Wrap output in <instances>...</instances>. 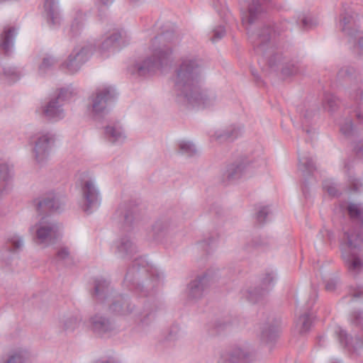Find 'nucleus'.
<instances>
[{
  "label": "nucleus",
  "instance_id": "f257e3e1",
  "mask_svg": "<svg viewBox=\"0 0 363 363\" xmlns=\"http://www.w3.org/2000/svg\"><path fill=\"white\" fill-rule=\"evenodd\" d=\"M201 72V61L197 56L189 55L181 57L174 77V91L178 103L199 108H208L215 104L216 97L213 92L199 91Z\"/></svg>",
  "mask_w": 363,
  "mask_h": 363
},
{
  "label": "nucleus",
  "instance_id": "f03ea898",
  "mask_svg": "<svg viewBox=\"0 0 363 363\" xmlns=\"http://www.w3.org/2000/svg\"><path fill=\"white\" fill-rule=\"evenodd\" d=\"M179 42V38L173 31H167L156 36L151 43L152 55L130 67L131 74L140 77L154 73L166 65L172 54V48Z\"/></svg>",
  "mask_w": 363,
  "mask_h": 363
},
{
  "label": "nucleus",
  "instance_id": "7ed1b4c3",
  "mask_svg": "<svg viewBox=\"0 0 363 363\" xmlns=\"http://www.w3.org/2000/svg\"><path fill=\"white\" fill-rule=\"evenodd\" d=\"M282 32L283 29L279 26L275 27L274 24H267L250 36L255 52L266 57L271 67L277 66L282 59L281 55L274 50L276 39Z\"/></svg>",
  "mask_w": 363,
  "mask_h": 363
},
{
  "label": "nucleus",
  "instance_id": "20e7f679",
  "mask_svg": "<svg viewBox=\"0 0 363 363\" xmlns=\"http://www.w3.org/2000/svg\"><path fill=\"white\" fill-rule=\"evenodd\" d=\"M342 240L348 248V252H342V257L348 269L357 272L363 271V260L353 252L359 249L363 244V234L359 231H345Z\"/></svg>",
  "mask_w": 363,
  "mask_h": 363
},
{
  "label": "nucleus",
  "instance_id": "39448f33",
  "mask_svg": "<svg viewBox=\"0 0 363 363\" xmlns=\"http://www.w3.org/2000/svg\"><path fill=\"white\" fill-rule=\"evenodd\" d=\"M34 234L33 240L39 245L48 246L55 242L60 237V225L45 217H43L30 228Z\"/></svg>",
  "mask_w": 363,
  "mask_h": 363
},
{
  "label": "nucleus",
  "instance_id": "423d86ee",
  "mask_svg": "<svg viewBox=\"0 0 363 363\" xmlns=\"http://www.w3.org/2000/svg\"><path fill=\"white\" fill-rule=\"evenodd\" d=\"M81 193L84 211L91 213L99 207L101 196L94 179L88 178L82 181Z\"/></svg>",
  "mask_w": 363,
  "mask_h": 363
},
{
  "label": "nucleus",
  "instance_id": "0eeeda50",
  "mask_svg": "<svg viewBox=\"0 0 363 363\" xmlns=\"http://www.w3.org/2000/svg\"><path fill=\"white\" fill-rule=\"evenodd\" d=\"M337 77L340 82H350L347 92L349 97L359 103L363 99V90L360 82L361 77L357 73L356 69L350 66H344L338 71Z\"/></svg>",
  "mask_w": 363,
  "mask_h": 363
},
{
  "label": "nucleus",
  "instance_id": "6e6552de",
  "mask_svg": "<svg viewBox=\"0 0 363 363\" xmlns=\"http://www.w3.org/2000/svg\"><path fill=\"white\" fill-rule=\"evenodd\" d=\"M55 141V135L50 132L38 133L32 138L33 152L38 163L43 164L46 161Z\"/></svg>",
  "mask_w": 363,
  "mask_h": 363
},
{
  "label": "nucleus",
  "instance_id": "1a4fd4ad",
  "mask_svg": "<svg viewBox=\"0 0 363 363\" xmlns=\"http://www.w3.org/2000/svg\"><path fill=\"white\" fill-rule=\"evenodd\" d=\"M116 96L115 89L112 86L98 89L91 97V110L96 116H101L108 112V103Z\"/></svg>",
  "mask_w": 363,
  "mask_h": 363
},
{
  "label": "nucleus",
  "instance_id": "9d476101",
  "mask_svg": "<svg viewBox=\"0 0 363 363\" xmlns=\"http://www.w3.org/2000/svg\"><path fill=\"white\" fill-rule=\"evenodd\" d=\"M274 279L271 274H265L261 283L249 289L245 293L246 299L252 304H263L268 297L269 291L273 286Z\"/></svg>",
  "mask_w": 363,
  "mask_h": 363
},
{
  "label": "nucleus",
  "instance_id": "9b49d317",
  "mask_svg": "<svg viewBox=\"0 0 363 363\" xmlns=\"http://www.w3.org/2000/svg\"><path fill=\"white\" fill-rule=\"evenodd\" d=\"M36 211L40 215L58 212L64 205L60 197L54 192H48L33 200Z\"/></svg>",
  "mask_w": 363,
  "mask_h": 363
},
{
  "label": "nucleus",
  "instance_id": "f8f14e48",
  "mask_svg": "<svg viewBox=\"0 0 363 363\" xmlns=\"http://www.w3.org/2000/svg\"><path fill=\"white\" fill-rule=\"evenodd\" d=\"M92 54V48L90 46H77L74 48L69 55L67 61L61 67L66 68L70 74L76 73L82 65L87 61Z\"/></svg>",
  "mask_w": 363,
  "mask_h": 363
},
{
  "label": "nucleus",
  "instance_id": "ddd939ff",
  "mask_svg": "<svg viewBox=\"0 0 363 363\" xmlns=\"http://www.w3.org/2000/svg\"><path fill=\"white\" fill-rule=\"evenodd\" d=\"M209 286L208 274H201L195 277L188 284L186 295L189 301H196L203 297Z\"/></svg>",
  "mask_w": 363,
  "mask_h": 363
},
{
  "label": "nucleus",
  "instance_id": "4468645a",
  "mask_svg": "<svg viewBox=\"0 0 363 363\" xmlns=\"http://www.w3.org/2000/svg\"><path fill=\"white\" fill-rule=\"evenodd\" d=\"M272 2L273 0H252L248 4L247 11L242 14V23L250 26L256 22Z\"/></svg>",
  "mask_w": 363,
  "mask_h": 363
},
{
  "label": "nucleus",
  "instance_id": "2eb2a0df",
  "mask_svg": "<svg viewBox=\"0 0 363 363\" xmlns=\"http://www.w3.org/2000/svg\"><path fill=\"white\" fill-rule=\"evenodd\" d=\"M71 92L67 89H62L55 99L50 100L43 108L44 115L49 119L59 120L65 116L62 108V101L69 98Z\"/></svg>",
  "mask_w": 363,
  "mask_h": 363
},
{
  "label": "nucleus",
  "instance_id": "dca6fc26",
  "mask_svg": "<svg viewBox=\"0 0 363 363\" xmlns=\"http://www.w3.org/2000/svg\"><path fill=\"white\" fill-rule=\"evenodd\" d=\"M357 14L350 8L345 9L340 17V29L350 38H354L362 31L359 30Z\"/></svg>",
  "mask_w": 363,
  "mask_h": 363
},
{
  "label": "nucleus",
  "instance_id": "f3484780",
  "mask_svg": "<svg viewBox=\"0 0 363 363\" xmlns=\"http://www.w3.org/2000/svg\"><path fill=\"white\" fill-rule=\"evenodd\" d=\"M24 247L23 237L17 233L10 235L6 240V245L0 250V261L5 264L11 262V254L18 253Z\"/></svg>",
  "mask_w": 363,
  "mask_h": 363
},
{
  "label": "nucleus",
  "instance_id": "a211bd4d",
  "mask_svg": "<svg viewBox=\"0 0 363 363\" xmlns=\"http://www.w3.org/2000/svg\"><path fill=\"white\" fill-rule=\"evenodd\" d=\"M135 310V306L125 295H117L112 300L109 306V311L117 315L123 317L133 316Z\"/></svg>",
  "mask_w": 363,
  "mask_h": 363
},
{
  "label": "nucleus",
  "instance_id": "6ab92c4d",
  "mask_svg": "<svg viewBox=\"0 0 363 363\" xmlns=\"http://www.w3.org/2000/svg\"><path fill=\"white\" fill-rule=\"evenodd\" d=\"M252 167L247 159H240L230 164L226 170L225 175L229 181H236L251 175Z\"/></svg>",
  "mask_w": 363,
  "mask_h": 363
},
{
  "label": "nucleus",
  "instance_id": "aec40b11",
  "mask_svg": "<svg viewBox=\"0 0 363 363\" xmlns=\"http://www.w3.org/2000/svg\"><path fill=\"white\" fill-rule=\"evenodd\" d=\"M116 254L122 259H130L138 252V247L130 235H123L115 242Z\"/></svg>",
  "mask_w": 363,
  "mask_h": 363
},
{
  "label": "nucleus",
  "instance_id": "412c9836",
  "mask_svg": "<svg viewBox=\"0 0 363 363\" xmlns=\"http://www.w3.org/2000/svg\"><path fill=\"white\" fill-rule=\"evenodd\" d=\"M225 359L229 363H251L255 359V356L249 347L237 346L227 353Z\"/></svg>",
  "mask_w": 363,
  "mask_h": 363
},
{
  "label": "nucleus",
  "instance_id": "4be33fe9",
  "mask_svg": "<svg viewBox=\"0 0 363 363\" xmlns=\"http://www.w3.org/2000/svg\"><path fill=\"white\" fill-rule=\"evenodd\" d=\"M91 330L97 335H102L112 331L114 324L106 317L96 314L90 318Z\"/></svg>",
  "mask_w": 363,
  "mask_h": 363
},
{
  "label": "nucleus",
  "instance_id": "5701e85b",
  "mask_svg": "<svg viewBox=\"0 0 363 363\" xmlns=\"http://www.w3.org/2000/svg\"><path fill=\"white\" fill-rule=\"evenodd\" d=\"M137 212L136 206L132 204L123 203L117 209L116 216L118 217L120 221L123 223L124 229H128L135 220Z\"/></svg>",
  "mask_w": 363,
  "mask_h": 363
},
{
  "label": "nucleus",
  "instance_id": "b1692460",
  "mask_svg": "<svg viewBox=\"0 0 363 363\" xmlns=\"http://www.w3.org/2000/svg\"><path fill=\"white\" fill-rule=\"evenodd\" d=\"M17 30L15 27L6 26L0 34V50L8 55L13 46Z\"/></svg>",
  "mask_w": 363,
  "mask_h": 363
},
{
  "label": "nucleus",
  "instance_id": "393cba45",
  "mask_svg": "<svg viewBox=\"0 0 363 363\" xmlns=\"http://www.w3.org/2000/svg\"><path fill=\"white\" fill-rule=\"evenodd\" d=\"M14 172L12 167L0 164V199L7 194L9 186L13 180Z\"/></svg>",
  "mask_w": 363,
  "mask_h": 363
},
{
  "label": "nucleus",
  "instance_id": "a878e982",
  "mask_svg": "<svg viewBox=\"0 0 363 363\" xmlns=\"http://www.w3.org/2000/svg\"><path fill=\"white\" fill-rule=\"evenodd\" d=\"M356 117L358 121L363 120V114L359 111H355L350 113L348 117L342 118L339 122L340 132L347 137L354 135V128L352 123V119Z\"/></svg>",
  "mask_w": 363,
  "mask_h": 363
},
{
  "label": "nucleus",
  "instance_id": "bb28decb",
  "mask_svg": "<svg viewBox=\"0 0 363 363\" xmlns=\"http://www.w3.org/2000/svg\"><path fill=\"white\" fill-rule=\"evenodd\" d=\"M44 8L48 16V23L52 26L59 25L61 18L58 11L57 1L55 0H45Z\"/></svg>",
  "mask_w": 363,
  "mask_h": 363
},
{
  "label": "nucleus",
  "instance_id": "cd10ccee",
  "mask_svg": "<svg viewBox=\"0 0 363 363\" xmlns=\"http://www.w3.org/2000/svg\"><path fill=\"white\" fill-rule=\"evenodd\" d=\"M111 291L110 284L105 279H96L94 281V292L92 296L99 301L106 300Z\"/></svg>",
  "mask_w": 363,
  "mask_h": 363
},
{
  "label": "nucleus",
  "instance_id": "c85d7f7f",
  "mask_svg": "<svg viewBox=\"0 0 363 363\" xmlns=\"http://www.w3.org/2000/svg\"><path fill=\"white\" fill-rule=\"evenodd\" d=\"M155 313L151 310H143L140 312H134L132 319L140 327L149 325L155 320Z\"/></svg>",
  "mask_w": 363,
  "mask_h": 363
},
{
  "label": "nucleus",
  "instance_id": "c756f323",
  "mask_svg": "<svg viewBox=\"0 0 363 363\" xmlns=\"http://www.w3.org/2000/svg\"><path fill=\"white\" fill-rule=\"evenodd\" d=\"M240 134V128L235 126H230L223 130L216 132L214 137L218 142L223 143L225 141H233L236 139Z\"/></svg>",
  "mask_w": 363,
  "mask_h": 363
},
{
  "label": "nucleus",
  "instance_id": "7c9ffc66",
  "mask_svg": "<svg viewBox=\"0 0 363 363\" xmlns=\"http://www.w3.org/2000/svg\"><path fill=\"white\" fill-rule=\"evenodd\" d=\"M338 334V338L340 344L348 348H353L354 350H358L363 347V334L362 337H357L355 340V342L352 341V338H349L347 333L342 330L339 329L336 331Z\"/></svg>",
  "mask_w": 363,
  "mask_h": 363
},
{
  "label": "nucleus",
  "instance_id": "2f4dec72",
  "mask_svg": "<svg viewBox=\"0 0 363 363\" xmlns=\"http://www.w3.org/2000/svg\"><path fill=\"white\" fill-rule=\"evenodd\" d=\"M85 13L81 11H77L70 26L69 34L72 37H77L81 34L85 25Z\"/></svg>",
  "mask_w": 363,
  "mask_h": 363
},
{
  "label": "nucleus",
  "instance_id": "473e14b6",
  "mask_svg": "<svg viewBox=\"0 0 363 363\" xmlns=\"http://www.w3.org/2000/svg\"><path fill=\"white\" fill-rule=\"evenodd\" d=\"M157 270V267L143 257L134 259L132 263L133 272H155Z\"/></svg>",
  "mask_w": 363,
  "mask_h": 363
},
{
  "label": "nucleus",
  "instance_id": "72a5a7b5",
  "mask_svg": "<svg viewBox=\"0 0 363 363\" xmlns=\"http://www.w3.org/2000/svg\"><path fill=\"white\" fill-rule=\"evenodd\" d=\"M105 135L112 143H121L125 138L123 131L118 125H107L105 129Z\"/></svg>",
  "mask_w": 363,
  "mask_h": 363
},
{
  "label": "nucleus",
  "instance_id": "f704fd0d",
  "mask_svg": "<svg viewBox=\"0 0 363 363\" xmlns=\"http://www.w3.org/2000/svg\"><path fill=\"white\" fill-rule=\"evenodd\" d=\"M80 322L81 318L77 316L64 317L60 320L59 327L65 333H70L79 327Z\"/></svg>",
  "mask_w": 363,
  "mask_h": 363
},
{
  "label": "nucleus",
  "instance_id": "c9c22d12",
  "mask_svg": "<svg viewBox=\"0 0 363 363\" xmlns=\"http://www.w3.org/2000/svg\"><path fill=\"white\" fill-rule=\"evenodd\" d=\"M298 169L303 174H311L315 169L313 159L309 155H299Z\"/></svg>",
  "mask_w": 363,
  "mask_h": 363
},
{
  "label": "nucleus",
  "instance_id": "e433bc0d",
  "mask_svg": "<svg viewBox=\"0 0 363 363\" xmlns=\"http://www.w3.org/2000/svg\"><path fill=\"white\" fill-rule=\"evenodd\" d=\"M279 329L272 325H266L262 330L261 339L267 343L273 342L277 337Z\"/></svg>",
  "mask_w": 363,
  "mask_h": 363
},
{
  "label": "nucleus",
  "instance_id": "4c0bfd02",
  "mask_svg": "<svg viewBox=\"0 0 363 363\" xmlns=\"http://www.w3.org/2000/svg\"><path fill=\"white\" fill-rule=\"evenodd\" d=\"M311 324V314L309 312H306L304 314L300 315L296 323L300 333H307L309 330Z\"/></svg>",
  "mask_w": 363,
  "mask_h": 363
},
{
  "label": "nucleus",
  "instance_id": "58836bf2",
  "mask_svg": "<svg viewBox=\"0 0 363 363\" xmlns=\"http://www.w3.org/2000/svg\"><path fill=\"white\" fill-rule=\"evenodd\" d=\"M121 38V33L118 30L113 31V33L109 35L103 41L101 45V49L104 51L108 50L115 47L118 43V40Z\"/></svg>",
  "mask_w": 363,
  "mask_h": 363
},
{
  "label": "nucleus",
  "instance_id": "ea45409f",
  "mask_svg": "<svg viewBox=\"0 0 363 363\" xmlns=\"http://www.w3.org/2000/svg\"><path fill=\"white\" fill-rule=\"evenodd\" d=\"M350 216L363 224V206L361 204L350 203L347 207Z\"/></svg>",
  "mask_w": 363,
  "mask_h": 363
},
{
  "label": "nucleus",
  "instance_id": "a19ab883",
  "mask_svg": "<svg viewBox=\"0 0 363 363\" xmlns=\"http://www.w3.org/2000/svg\"><path fill=\"white\" fill-rule=\"evenodd\" d=\"M339 99L333 94L326 93L324 95L323 106L330 112H334L338 107Z\"/></svg>",
  "mask_w": 363,
  "mask_h": 363
},
{
  "label": "nucleus",
  "instance_id": "79ce46f5",
  "mask_svg": "<svg viewBox=\"0 0 363 363\" xmlns=\"http://www.w3.org/2000/svg\"><path fill=\"white\" fill-rule=\"evenodd\" d=\"M179 152L187 157H191L196 154L197 150L194 145L189 141H181L179 143Z\"/></svg>",
  "mask_w": 363,
  "mask_h": 363
},
{
  "label": "nucleus",
  "instance_id": "37998d69",
  "mask_svg": "<svg viewBox=\"0 0 363 363\" xmlns=\"http://www.w3.org/2000/svg\"><path fill=\"white\" fill-rule=\"evenodd\" d=\"M29 354L26 350H18L13 352L6 361V363H26L28 359Z\"/></svg>",
  "mask_w": 363,
  "mask_h": 363
},
{
  "label": "nucleus",
  "instance_id": "c03bdc74",
  "mask_svg": "<svg viewBox=\"0 0 363 363\" xmlns=\"http://www.w3.org/2000/svg\"><path fill=\"white\" fill-rule=\"evenodd\" d=\"M57 60L50 55H46L43 58L42 63L39 66V71L40 73L44 74L50 68H52L56 63Z\"/></svg>",
  "mask_w": 363,
  "mask_h": 363
},
{
  "label": "nucleus",
  "instance_id": "a18cd8bd",
  "mask_svg": "<svg viewBox=\"0 0 363 363\" xmlns=\"http://www.w3.org/2000/svg\"><path fill=\"white\" fill-rule=\"evenodd\" d=\"M170 226V222L167 218L157 220L152 225V231L155 235L167 231Z\"/></svg>",
  "mask_w": 363,
  "mask_h": 363
},
{
  "label": "nucleus",
  "instance_id": "49530a36",
  "mask_svg": "<svg viewBox=\"0 0 363 363\" xmlns=\"http://www.w3.org/2000/svg\"><path fill=\"white\" fill-rule=\"evenodd\" d=\"M300 72V67L297 63L287 62L281 69V73L285 77H290Z\"/></svg>",
  "mask_w": 363,
  "mask_h": 363
},
{
  "label": "nucleus",
  "instance_id": "de8ad7c7",
  "mask_svg": "<svg viewBox=\"0 0 363 363\" xmlns=\"http://www.w3.org/2000/svg\"><path fill=\"white\" fill-rule=\"evenodd\" d=\"M298 19L301 21L303 29L305 30L311 29L318 24L317 20L309 15H302Z\"/></svg>",
  "mask_w": 363,
  "mask_h": 363
},
{
  "label": "nucleus",
  "instance_id": "09e8293b",
  "mask_svg": "<svg viewBox=\"0 0 363 363\" xmlns=\"http://www.w3.org/2000/svg\"><path fill=\"white\" fill-rule=\"evenodd\" d=\"M3 73L9 82H14L20 77L19 72L14 67H5L3 69Z\"/></svg>",
  "mask_w": 363,
  "mask_h": 363
},
{
  "label": "nucleus",
  "instance_id": "8fccbe9b",
  "mask_svg": "<svg viewBox=\"0 0 363 363\" xmlns=\"http://www.w3.org/2000/svg\"><path fill=\"white\" fill-rule=\"evenodd\" d=\"M269 213L268 206H259L256 213V220L259 224H263L267 220V216Z\"/></svg>",
  "mask_w": 363,
  "mask_h": 363
},
{
  "label": "nucleus",
  "instance_id": "3c124183",
  "mask_svg": "<svg viewBox=\"0 0 363 363\" xmlns=\"http://www.w3.org/2000/svg\"><path fill=\"white\" fill-rule=\"evenodd\" d=\"M216 241V238H209L208 240H204L198 244V247L206 251V253H210L211 249L214 247Z\"/></svg>",
  "mask_w": 363,
  "mask_h": 363
},
{
  "label": "nucleus",
  "instance_id": "603ef678",
  "mask_svg": "<svg viewBox=\"0 0 363 363\" xmlns=\"http://www.w3.org/2000/svg\"><path fill=\"white\" fill-rule=\"evenodd\" d=\"M325 283V289L328 291H333L337 284L338 281L336 277H323V278Z\"/></svg>",
  "mask_w": 363,
  "mask_h": 363
},
{
  "label": "nucleus",
  "instance_id": "864d4df0",
  "mask_svg": "<svg viewBox=\"0 0 363 363\" xmlns=\"http://www.w3.org/2000/svg\"><path fill=\"white\" fill-rule=\"evenodd\" d=\"M323 188L332 196H337L339 194L336 184L330 181H325Z\"/></svg>",
  "mask_w": 363,
  "mask_h": 363
},
{
  "label": "nucleus",
  "instance_id": "5fc2aeb1",
  "mask_svg": "<svg viewBox=\"0 0 363 363\" xmlns=\"http://www.w3.org/2000/svg\"><path fill=\"white\" fill-rule=\"evenodd\" d=\"M354 38L357 40L354 45L355 51L359 56L363 57V31L359 33Z\"/></svg>",
  "mask_w": 363,
  "mask_h": 363
},
{
  "label": "nucleus",
  "instance_id": "6e6d98bb",
  "mask_svg": "<svg viewBox=\"0 0 363 363\" xmlns=\"http://www.w3.org/2000/svg\"><path fill=\"white\" fill-rule=\"evenodd\" d=\"M350 190L354 192L360 191L362 187V183L357 179L350 177L348 179Z\"/></svg>",
  "mask_w": 363,
  "mask_h": 363
},
{
  "label": "nucleus",
  "instance_id": "4d7b16f0",
  "mask_svg": "<svg viewBox=\"0 0 363 363\" xmlns=\"http://www.w3.org/2000/svg\"><path fill=\"white\" fill-rule=\"evenodd\" d=\"M213 36L211 38V40L215 42L221 39L225 34V30L223 26H219L216 27L213 30Z\"/></svg>",
  "mask_w": 363,
  "mask_h": 363
},
{
  "label": "nucleus",
  "instance_id": "13d9d810",
  "mask_svg": "<svg viewBox=\"0 0 363 363\" xmlns=\"http://www.w3.org/2000/svg\"><path fill=\"white\" fill-rule=\"evenodd\" d=\"M351 321L353 324L363 327V316L361 312L354 311L352 314Z\"/></svg>",
  "mask_w": 363,
  "mask_h": 363
},
{
  "label": "nucleus",
  "instance_id": "bf43d9fd",
  "mask_svg": "<svg viewBox=\"0 0 363 363\" xmlns=\"http://www.w3.org/2000/svg\"><path fill=\"white\" fill-rule=\"evenodd\" d=\"M317 291L316 289H313L309 296L308 300L306 303V310H309L313 306L317 299Z\"/></svg>",
  "mask_w": 363,
  "mask_h": 363
},
{
  "label": "nucleus",
  "instance_id": "052dcab7",
  "mask_svg": "<svg viewBox=\"0 0 363 363\" xmlns=\"http://www.w3.org/2000/svg\"><path fill=\"white\" fill-rule=\"evenodd\" d=\"M70 253L67 247L60 248L56 255V257L60 260H65L69 257Z\"/></svg>",
  "mask_w": 363,
  "mask_h": 363
},
{
  "label": "nucleus",
  "instance_id": "680f3d73",
  "mask_svg": "<svg viewBox=\"0 0 363 363\" xmlns=\"http://www.w3.org/2000/svg\"><path fill=\"white\" fill-rule=\"evenodd\" d=\"M353 150L356 155L363 158V140H359L354 143Z\"/></svg>",
  "mask_w": 363,
  "mask_h": 363
},
{
  "label": "nucleus",
  "instance_id": "e2e57ef3",
  "mask_svg": "<svg viewBox=\"0 0 363 363\" xmlns=\"http://www.w3.org/2000/svg\"><path fill=\"white\" fill-rule=\"evenodd\" d=\"M350 294L354 298L363 300V286L352 289Z\"/></svg>",
  "mask_w": 363,
  "mask_h": 363
},
{
  "label": "nucleus",
  "instance_id": "0e129e2a",
  "mask_svg": "<svg viewBox=\"0 0 363 363\" xmlns=\"http://www.w3.org/2000/svg\"><path fill=\"white\" fill-rule=\"evenodd\" d=\"M101 3L104 5H107L111 4L114 0H100Z\"/></svg>",
  "mask_w": 363,
  "mask_h": 363
},
{
  "label": "nucleus",
  "instance_id": "69168bd1",
  "mask_svg": "<svg viewBox=\"0 0 363 363\" xmlns=\"http://www.w3.org/2000/svg\"><path fill=\"white\" fill-rule=\"evenodd\" d=\"M96 363H113V362H111L108 360H102V361H99Z\"/></svg>",
  "mask_w": 363,
  "mask_h": 363
},
{
  "label": "nucleus",
  "instance_id": "338daca9",
  "mask_svg": "<svg viewBox=\"0 0 363 363\" xmlns=\"http://www.w3.org/2000/svg\"><path fill=\"white\" fill-rule=\"evenodd\" d=\"M143 0H130L132 3H139L143 1Z\"/></svg>",
  "mask_w": 363,
  "mask_h": 363
},
{
  "label": "nucleus",
  "instance_id": "774afa93",
  "mask_svg": "<svg viewBox=\"0 0 363 363\" xmlns=\"http://www.w3.org/2000/svg\"><path fill=\"white\" fill-rule=\"evenodd\" d=\"M306 132H307V133H310L309 130H306Z\"/></svg>",
  "mask_w": 363,
  "mask_h": 363
}]
</instances>
